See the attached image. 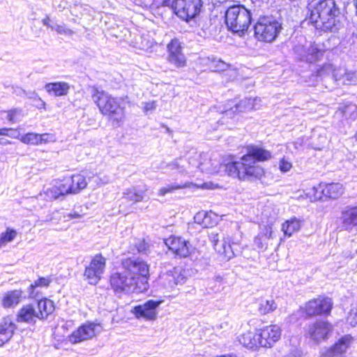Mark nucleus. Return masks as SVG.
<instances>
[{"mask_svg":"<svg viewBox=\"0 0 357 357\" xmlns=\"http://www.w3.org/2000/svg\"><path fill=\"white\" fill-rule=\"evenodd\" d=\"M343 82H348V84H357V71L346 73L343 77Z\"/></svg>","mask_w":357,"mask_h":357,"instance_id":"47","label":"nucleus"},{"mask_svg":"<svg viewBox=\"0 0 357 357\" xmlns=\"http://www.w3.org/2000/svg\"><path fill=\"white\" fill-rule=\"evenodd\" d=\"M15 92L17 95H22V93H25V91L20 88H18Z\"/></svg>","mask_w":357,"mask_h":357,"instance_id":"61","label":"nucleus"},{"mask_svg":"<svg viewBox=\"0 0 357 357\" xmlns=\"http://www.w3.org/2000/svg\"><path fill=\"white\" fill-rule=\"evenodd\" d=\"M198 155H195L187 160L184 158H179L176 159L172 162L167 164V167L171 170H176L178 174H188L192 173V168L197 167L200 169L201 172L207 174H222V170L220 169V164L216 163L211 164V160L206 162H198Z\"/></svg>","mask_w":357,"mask_h":357,"instance_id":"5","label":"nucleus"},{"mask_svg":"<svg viewBox=\"0 0 357 357\" xmlns=\"http://www.w3.org/2000/svg\"><path fill=\"white\" fill-rule=\"evenodd\" d=\"M7 116L6 119L8 121L11 122L12 123H15L17 121V119L16 118L17 114L20 113V111L17 109H10L8 112H6Z\"/></svg>","mask_w":357,"mask_h":357,"instance_id":"49","label":"nucleus"},{"mask_svg":"<svg viewBox=\"0 0 357 357\" xmlns=\"http://www.w3.org/2000/svg\"><path fill=\"white\" fill-rule=\"evenodd\" d=\"M284 357H302L301 354L299 351H294L292 353L289 354L288 355L285 356Z\"/></svg>","mask_w":357,"mask_h":357,"instance_id":"58","label":"nucleus"},{"mask_svg":"<svg viewBox=\"0 0 357 357\" xmlns=\"http://www.w3.org/2000/svg\"><path fill=\"white\" fill-rule=\"evenodd\" d=\"M38 319H43L47 317V316L52 314L54 310V305L52 301L44 298L41 299L38 302Z\"/></svg>","mask_w":357,"mask_h":357,"instance_id":"29","label":"nucleus"},{"mask_svg":"<svg viewBox=\"0 0 357 357\" xmlns=\"http://www.w3.org/2000/svg\"><path fill=\"white\" fill-rule=\"evenodd\" d=\"M276 307L277 305L273 300L261 301L259 304V311L261 314H266L273 311Z\"/></svg>","mask_w":357,"mask_h":357,"instance_id":"35","label":"nucleus"},{"mask_svg":"<svg viewBox=\"0 0 357 357\" xmlns=\"http://www.w3.org/2000/svg\"><path fill=\"white\" fill-rule=\"evenodd\" d=\"M262 236L259 234L254 239L255 245L261 250H265L267 248V243H264L262 240Z\"/></svg>","mask_w":357,"mask_h":357,"instance_id":"50","label":"nucleus"},{"mask_svg":"<svg viewBox=\"0 0 357 357\" xmlns=\"http://www.w3.org/2000/svg\"><path fill=\"white\" fill-rule=\"evenodd\" d=\"M167 61L176 68L186 66V57L183 52V47L178 39H172L167 46Z\"/></svg>","mask_w":357,"mask_h":357,"instance_id":"12","label":"nucleus"},{"mask_svg":"<svg viewBox=\"0 0 357 357\" xmlns=\"http://www.w3.org/2000/svg\"><path fill=\"white\" fill-rule=\"evenodd\" d=\"M52 136L50 134L42 135L29 132L22 136L20 141L24 144L31 145H39L51 141Z\"/></svg>","mask_w":357,"mask_h":357,"instance_id":"25","label":"nucleus"},{"mask_svg":"<svg viewBox=\"0 0 357 357\" xmlns=\"http://www.w3.org/2000/svg\"><path fill=\"white\" fill-rule=\"evenodd\" d=\"M22 291L15 289L6 292L2 298L1 305L4 308L16 306L21 301Z\"/></svg>","mask_w":357,"mask_h":357,"instance_id":"27","label":"nucleus"},{"mask_svg":"<svg viewBox=\"0 0 357 357\" xmlns=\"http://www.w3.org/2000/svg\"><path fill=\"white\" fill-rule=\"evenodd\" d=\"M227 68H228V65L225 62H224L221 60L215 61V70L222 71V70H226Z\"/></svg>","mask_w":357,"mask_h":357,"instance_id":"54","label":"nucleus"},{"mask_svg":"<svg viewBox=\"0 0 357 357\" xmlns=\"http://www.w3.org/2000/svg\"><path fill=\"white\" fill-rule=\"evenodd\" d=\"M257 100H259L257 98H244L235 105L234 110L232 107L231 108V110H232L233 112H243L251 109H259V107L257 106L256 103Z\"/></svg>","mask_w":357,"mask_h":357,"instance_id":"31","label":"nucleus"},{"mask_svg":"<svg viewBox=\"0 0 357 357\" xmlns=\"http://www.w3.org/2000/svg\"><path fill=\"white\" fill-rule=\"evenodd\" d=\"M161 303V301L149 300L143 305L135 306L132 312L137 318H144L148 320H153L156 317V308Z\"/></svg>","mask_w":357,"mask_h":357,"instance_id":"20","label":"nucleus"},{"mask_svg":"<svg viewBox=\"0 0 357 357\" xmlns=\"http://www.w3.org/2000/svg\"><path fill=\"white\" fill-rule=\"evenodd\" d=\"M223 288L222 278L220 276L215 277L208 282V289L214 293L220 291Z\"/></svg>","mask_w":357,"mask_h":357,"instance_id":"36","label":"nucleus"},{"mask_svg":"<svg viewBox=\"0 0 357 357\" xmlns=\"http://www.w3.org/2000/svg\"><path fill=\"white\" fill-rule=\"evenodd\" d=\"M294 51L300 56L301 60L313 63L319 60L324 55V52L316 46L310 45L308 47L296 46Z\"/></svg>","mask_w":357,"mask_h":357,"instance_id":"21","label":"nucleus"},{"mask_svg":"<svg viewBox=\"0 0 357 357\" xmlns=\"http://www.w3.org/2000/svg\"><path fill=\"white\" fill-rule=\"evenodd\" d=\"M38 318L37 311L33 305L28 304L24 305L17 314V322L35 323Z\"/></svg>","mask_w":357,"mask_h":357,"instance_id":"24","label":"nucleus"},{"mask_svg":"<svg viewBox=\"0 0 357 357\" xmlns=\"http://www.w3.org/2000/svg\"><path fill=\"white\" fill-rule=\"evenodd\" d=\"M227 28L234 33H243L252 21L251 13L241 4L229 6L225 14Z\"/></svg>","mask_w":357,"mask_h":357,"instance_id":"4","label":"nucleus"},{"mask_svg":"<svg viewBox=\"0 0 357 357\" xmlns=\"http://www.w3.org/2000/svg\"><path fill=\"white\" fill-rule=\"evenodd\" d=\"M206 215V211H199L195 216V221L196 223L202 225L204 227V216Z\"/></svg>","mask_w":357,"mask_h":357,"instance_id":"53","label":"nucleus"},{"mask_svg":"<svg viewBox=\"0 0 357 357\" xmlns=\"http://www.w3.org/2000/svg\"><path fill=\"white\" fill-rule=\"evenodd\" d=\"M314 200H319L325 197L331 199H337L343 194V186L340 183H320L311 189Z\"/></svg>","mask_w":357,"mask_h":357,"instance_id":"11","label":"nucleus"},{"mask_svg":"<svg viewBox=\"0 0 357 357\" xmlns=\"http://www.w3.org/2000/svg\"><path fill=\"white\" fill-rule=\"evenodd\" d=\"M50 19L49 18V17H47L45 18H44L42 21L43 24L45 25V26H47L48 27H50L51 28V26L52 24H50Z\"/></svg>","mask_w":357,"mask_h":357,"instance_id":"59","label":"nucleus"},{"mask_svg":"<svg viewBox=\"0 0 357 357\" xmlns=\"http://www.w3.org/2000/svg\"><path fill=\"white\" fill-rule=\"evenodd\" d=\"M0 236H1L4 243L6 245L7 243H9V242H11L12 241H13V239L17 236V232L14 229H7L6 232L2 233Z\"/></svg>","mask_w":357,"mask_h":357,"instance_id":"43","label":"nucleus"},{"mask_svg":"<svg viewBox=\"0 0 357 357\" xmlns=\"http://www.w3.org/2000/svg\"><path fill=\"white\" fill-rule=\"evenodd\" d=\"M52 282V280L50 278L47 277V278H38L37 280H36L34 282L33 284H31L30 285V290L32 291V292H31V296L33 295V290L36 288V287H47L50 282Z\"/></svg>","mask_w":357,"mask_h":357,"instance_id":"39","label":"nucleus"},{"mask_svg":"<svg viewBox=\"0 0 357 357\" xmlns=\"http://www.w3.org/2000/svg\"><path fill=\"white\" fill-rule=\"evenodd\" d=\"M271 158L272 153L269 151L259 146L249 145L247 153L239 161L220 164V169L222 174L226 173L240 180L260 178L264 175V169L257 162L268 160Z\"/></svg>","mask_w":357,"mask_h":357,"instance_id":"1","label":"nucleus"},{"mask_svg":"<svg viewBox=\"0 0 357 357\" xmlns=\"http://www.w3.org/2000/svg\"><path fill=\"white\" fill-rule=\"evenodd\" d=\"M162 5L171 7L178 17L188 22L199 13L203 2L202 0H164Z\"/></svg>","mask_w":357,"mask_h":357,"instance_id":"7","label":"nucleus"},{"mask_svg":"<svg viewBox=\"0 0 357 357\" xmlns=\"http://www.w3.org/2000/svg\"><path fill=\"white\" fill-rule=\"evenodd\" d=\"M219 253L224 255L225 257L229 259L231 258L234 254L231 249V245L229 244V242H227L226 241H223L219 248H217V250Z\"/></svg>","mask_w":357,"mask_h":357,"instance_id":"37","label":"nucleus"},{"mask_svg":"<svg viewBox=\"0 0 357 357\" xmlns=\"http://www.w3.org/2000/svg\"><path fill=\"white\" fill-rule=\"evenodd\" d=\"M165 243L170 250L181 257H186L190 255V245L181 237L170 236Z\"/></svg>","mask_w":357,"mask_h":357,"instance_id":"19","label":"nucleus"},{"mask_svg":"<svg viewBox=\"0 0 357 357\" xmlns=\"http://www.w3.org/2000/svg\"><path fill=\"white\" fill-rule=\"evenodd\" d=\"M121 264L123 270L130 277H134V280L137 281L139 285H142V282L148 284L149 268L144 261L139 258L130 257L123 260Z\"/></svg>","mask_w":357,"mask_h":357,"instance_id":"9","label":"nucleus"},{"mask_svg":"<svg viewBox=\"0 0 357 357\" xmlns=\"http://www.w3.org/2000/svg\"><path fill=\"white\" fill-rule=\"evenodd\" d=\"M16 329L10 318L6 317L0 322V347L8 342Z\"/></svg>","mask_w":357,"mask_h":357,"instance_id":"23","label":"nucleus"},{"mask_svg":"<svg viewBox=\"0 0 357 357\" xmlns=\"http://www.w3.org/2000/svg\"><path fill=\"white\" fill-rule=\"evenodd\" d=\"M301 228V222L296 218L286 220L282 225V231L284 235L291 236L294 232L298 231Z\"/></svg>","mask_w":357,"mask_h":357,"instance_id":"32","label":"nucleus"},{"mask_svg":"<svg viewBox=\"0 0 357 357\" xmlns=\"http://www.w3.org/2000/svg\"><path fill=\"white\" fill-rule=\"evenodd\" d=\"M59 188L61 190V193L62 196H64L68 194H73V191L71 190V185L69 183V181L67 179L63 181V183H60L59 185Z\"/></svg>","mask_w":357,"mask_h":357,"instance_id":"45","label":"nucleus"},{"mask_svg":"<svg viewBox=\"0 0 357 357\" xmlns=\"http://www.w3.org/2000/svg\"><path fill=\"white\" fill-rule=\"evenodd\" d=\"M66 217H68V218L70 219H73V218H79L82 217V215L78 213L77 212H73V213H69Z\"/></svg>","mask_w":357,"mask_h":357,"instance_id":"57","label":"nucleus"},{"mask_svg":"<svg viewBox=\"0 0 357 357\" xmlns=\"http://www.w3.org/2000/svg\"><path fill=\"white\" fill-rule=\"evenodd\" d=\"M164 284L167 288H174L176 285L183 284L186 276L185 271L181 267H175L162 276Z\"/></svg>","mask_w":357,"mask_h":357,"instance_id":"22","label":"nucleus"},{"mask_svg":"<svg viewBox=\"0 0 357 357\" xmlns=\"http://www.w3.org/2000/svg\"><path fill=\"white\" fill-rule=\"evenodd\" d=\"M51 29L55 30L59 34H63L68 36H71L74 34V31L66 27L64 24H53V25L51 26Z\"/></svg>","mask_w":357,"mask_h":357,"instance_id":"40","label":"nucleus"},{"mask_svg":"<svg viewBox=\"0 0 357 357\" xmlns=\"http://www.w3.org/2000/svg\"><path fill=\"white\" fill-rule=\"evenodd\" d=\"M292 167L291 162L287 158H283L279 163V168L281 172H287Z\"/></svg>","mask_w":357,"mask_h":357,"instance_id":"48","label":"nucleus"},{"mask_svg":"<svg viewBox=\"0 0 357 357\" xmlns=\"http://www.w3.org/2000/svg\"><path fill=\"white\" fill-rule=\"evenodd\" d=\"M218 222V216L212 212H206L204 216V227H212Z\"/></svg>","mask_w":357,"mask_h":357,"instance_id":"38","label":"nucleus"},{"mask_svg":"<svg viewBox=\"0 0 357 357\" xmlns=\"http://www.w3.org/2000/svg\"><path fill=\"white\" fill-rule=\"evenodd\" d=\"M106 259L100 254L96 255L90 264L86 267L84 273V278L91 284H96L105 271Z\"/></svg>","mask_w":357,"mask_h":357,"instance_id":"10","label":"nucleus"},{"mask_svg":"<svg viewBox=\"0 0 357 357\" xmlns=\"http://www.w3.org/2000/svg\"><path fill=\"white\" fill-rule=\"evenodd\" d=\"M188 186H189L188 183H171V184H167L166 186H164L159 189V190L158 192V195L159 196L163 197V196L166 195L167 194L172 193L177 190L186 188Z\"/></svg>","mask_w":357,"mask_h":357,"instance_id":"34","label":"nucleus"},{"mask_svg":"<svg viewBox=\"0 0 357 357\" xmlns=\"http://www.w3.org/2000/svg\"><path fill=\"white\" fill-rule=\"evenodd\" d=\"M98 324L86 323L80 326L68 337V340L72 344H76L93 337L96 334Z\"/></svg>","mask_w":357,"mask_h":357,"instance_id":"17","label":"nucleus"},{"mask_svg":"<svg viewBox=\"0 0 357 357\" xmlns=\"http://www.w3.org/2000/svg\"><path fill=\"white\" fill-rule=\"evenodd\" d=\"M347 321L352 326H355L357 324V305L351 306Z\"/></svg>","mask_w":357,"mask_h":357,"instance_id":"42","label":"nucleus"},{"mask_svg":"<svg viewBox=\"0 0 357 357\" xmlns=\"http://www.w3.org/2000/svg\"><path fill=\"white\" fill-rule=\"evenodd\" d=\"M11 144V142L8 140V139H1L0 138V144H2V145H7V144Z\"/></svg>","mask_w":357,"mask_h":357,"instance_id":"60","label":"nucleus"},{"mask_svg":"<svg viewBox=\"0 0 357 357\" xmlns=\"http://www.w3.org/2000/svg\"><path fill=\"white\" fill-rule=\"evenodd\" d=\"M45 194L50 199H56L62 196L61 190L59 188L58 185H54L52 188L47 189Z\"/></svg>","mask_w":357,"mask_h":357,"instance_id":"41","label":"nucleus"},{"mask_svg":"<svg viewBox=\"0 0 357 357\" xmlns=\"http://www.w3.org/2000/svg\"><path fill=\"white\" fill-rule=\"evenodd\" d=\"M156 107V105L155 102H148L145 103L144 107V109L145 112L151 111L155 109Z\"/></svg>","mask_w":357,"mask_h":357,"instance_id":"56","label":"nucleus"},{"mask_svg":"<svg viewBox=\"0 0 357 357\" xmlns=\"http://www.w3.org/2000/svg\"><path fill=\"white\" fill-rule=\"evenodd\" d=\"M281 336V329L277 325H270L260 330L258 333L259 346L271 347L278 342Z\"/></svg>","mask_w":357,"mask_h":357,"instance_id":"15","label":"nucleus"},{"mask_svg":"<svg viewBox=\"0 0 357 357\" xmlns=\"http://www.w3.org/2000/svg\"><path fill=\"white\" fill-rule=\"evenodd\" d=\"M68 180L71 185L73 194L79 193L82 190L84 189L88 184L86 177L81 174L73 175L71 178H68Z\"/></svg>","mask_w":357,"mask_h":357,"instance_id":"30","label":"nucleus"},{"mask_svg":"<svg viewBox=\"0 0 357 357\" xmlns=\"http://www.w3.org/2000/svg\"><path fill=\"white\" fill-rule=\"evenodd\" d=\"M307 331L310 338L319 343L328 338L332 331V326L326 321H317L308 326Z\"/></svg>","mask_w":357,"mask_h":357,"instance_id":"16","label":"nucleus"},{"mask_svg":"<svg viewBox=\"0 0 357 357\" xmlns=\"http://www.w3.org/2000/svg\"><path fill=\"white\" fill-rule=\"evenodd\" d=\"M58 8H59V10H61L62 8H65V6H61V4H59V5L58 6Z\"/></svg>","mask_w":357,"mask_h":357,"instance_id":"64","label":"nucleus"},{"mask_svg":"<svg viewBox=\"0 0 357 357\" xmlns=\"http://www.w3.org/2000/svg\"><path fill=\"white\" fill-rule=\"evenodd\" d=\"M0 236H1L4 243L6 245L7 243H9V242H11L12 241H13V239L17 236V232L14 229H7L6 232L2 233Z\"/></svg>","mask_w":357,"mask_h":357,"instance_id":"44","label":"nucleus"},{"mask_svg":"<svg viewBox=\"0 0 357 357\" xmlns=\"http://www.w3.org/2000/svg\"><path fill=\"white\" fill-rule=\"evenodd\" d=\"M259 234H261L262 236H264L268 239L272 238H273L272 227L269 225L264 226L263 230Z\"/></svg>","mask_w":357,"mask_h":357,"instance_id":"52","label":"nucleus"},{"mask_svg":"<svg viewBox=\"0 0 357 357\" xmlns=\"http://www.w3.org/2000/svg\"><path fill=\"white\" fill-rule=\"evenodd\" d=\"M333 306L331 298L327 297H319L310 301L305 305V312L308 316L317 314H328Z\"/></svg>","mask_w":357,"mask_h":357,"instance_id":"14","label":"nucleus"},{"mask_svg":"<svg viewBox=\"0 0 357 357\" xmlns=\"http://www.w3.org/2000/svg\"><path fill=\"white\" fill-rule=\"evenodd\" d=\"M9 135H17V138H19L20 132L17 131L16 130H14V132H9Z\"/></svg>","mask_w":357,"mask_h":357,"instance_id":"62","label":"nucleus"},{"mask_svg":"<svg viewBox=\"0 0 357 357\" xmlns=\"http://www.w3.org/2000/svg\"><path fill=\"white\" fill-rule=\"evenodd\" d=\"M146 191L147 188L146 186H144L142 188L134 186L126 190L123 192V197L135 203L139 202L144 199Z\"/></svg>","mask_w":357,"mask_h":357,"instance_id":"28","label":"nucleus"},{"mask_svg":"<svg viewBox=\"0 0 357 357\" xmlns=\"http://www.w3.org/2000/svg\"><path fill=\"white\" fill-rule=\"evenodd\" d=\"M209 239L213 244L214 249L217 250V248H219L220 245V244H219L218 234L217 233L211 232L209 235Z\"/></svg>","mask_w":357,"mask_h":357,"instance_id":"51","label":"nucleus"},{"mask_svg":"<svg viewBox=\"0 0 357 357\" xmlns=\"http://www.w3.org/2000/svg\"><path fill=\"white\" fill-rule=\"evenodd\" d=\"M281 25L269 17H260L254 26L255 35L258 40L271 43L278 36Z\"/></svg>","mask_w":357,"mask_h":357,"instance_id":"8","label":"nucleus"},{"mask_svg":"<svg viewBox=\"0 0 357 357\" xmlns=\"http://www.w3.org/2000/svg\"><path fill=\"white\" fill-rule=\"evenodd\" d=\"M9 132H14V129L13 128H1L0 129V135L2 136H8L11 138H17V135H9Z\"/></svg>","mask_w":357,"mask_h":357,"instance_id":"55","label":"nucleus"},{"mask_svg":"<svg viewBox=\"0 0 357 357\" xmlns=\"http://www.w3.org/2000/svg\"><path fill=\"white\" fill-rule=\"evenodd\" d=\"M240 342L245 347L253 349L259 345L258 333L248 332L244 333L239 340Z\"/></svg>","mask_w":357,"mask_h":357,"instance_id":"33","label":"nucleus"},{"mask_svg":"<svg viewBox=\"0 0 357 357\" xmlns=\"http://www.w3.org/2000/svg\"><path fill=\"white\" fill-rule=\"evenodd\" d=\"M92 98L100 112L109 116L113 126H119L124 119V111L123 108L121 107L119 100L97 88L93 89Z\"/></svg>","mask_w":357,"mask_h":357,"instance_id":"3","label":"nucleus"},{"mask_svg":"<svg viewBox=\"0 0 357 357\" xmlns=\"http://www.w3.org/2000/svg\"><path fill=\"white\" fill-rule=\"evenodd\" d=\"M353 341L350 335L340 337L335 344L321 354V357H342Z\"/></svg>","mask_w":357,"mask_h":357,"instance_id":"18","label":"nucleus"},{"mask_svg":"<svg viewBox=\"0 0 357 357\" xmlns=\"http://www.w3.org/2000/svg\"><path fill=\"white\" fill-rule=\"evenodd\" d=\"M3 245H5V243H4L1 236H0V248L3 247Z\"/></svg>","mask_w":357,"mask_h":357,"instance_id":"63","label":"nucleus"},{"mask_svg":"<svg viewBox=\"0 0 357 357\" xmlns=\"http://www.w3.org/2000/svg\"><path fill=\"white\" fill-rule=\"evenodd\" d=\"M109 282L112 289L117 294H138L148 288L146 282H142V285H139L137 281L134 280V277H130L124 270L122 272L112 273L109 278Z\"/></svg>","mask_w":357,"mask_h":357,"instance_id":"6","label":"nucleus"},{"mask_svg":"<svg viewBox=\"0 0 357 357\" xmlns=\"http://www.w3.org/2000/svg\"><path fill=\"white\" fill-rule=\"evenodd\" d=\"M342 230L351 232L357 230V205H348L340 211L338 218Z\"/></svg>","mask_w":357,"mask_h":357,"instance_id":"13","label":"nucleus"},{"mask_svg":"<svg viewBox=\"0 0 357 357\" xmlns=\"http://www.w3.org/2000/svg\"><path fill=\"white\" fill-rule=\"evenodd\" d=\"M45 89L55 96H63L68 93L70 85L65 82H50L45 85Z\"/></svg>","mask_w":357,"mask_h":357,"instance_id":"26","label":"nucleus"},{"mask_svg":"<svg viewBox=\"0 0 357 357\" xmlns=\"http://www.w3.org/2000/svg\"><path fill=\"white\" fill-rule=\"evenodd\" d=\"M307 17L317 29L335 31L338 29L336 17L340 9L334 0H309Z\"/></svg>","mask_w":357,"mask_h":357,"instance_id":"2","label":"nucleus"},{"mask_svg":"<svg viewBox=\"0 0 357 357\" xmlns=\"http://www.w3.org/2000/svg\"><path fill=\"white\" fill-rule=\"evenodd\" d=\"M135 248L138 253L147 254L149 246L144 240H139L135 243Z\"/></svg>","mask_w":357,"mask_h":357,"instance_id":"46","label":"nucleus"}]
</instances>
